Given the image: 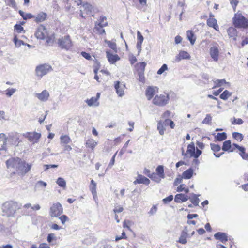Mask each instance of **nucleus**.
<instances>
[{"mask_svg":"<svg viewBox=\"0 0 248 248\" xmlns=\"http://www.w3.org/2000/svg\"><path fill=\"white\" fill-rule=\"evenodd\" d=\"M169 99V96L167 93L156 95L153 98V103L155 105L163 107L168 103Z\"/></svg>","mask_w":248,"mask_h":248,"instance_id":"4","label":"nucleus"},{"mask_svg":"<svg viewBox=\"0 0 248 248\" xmlns=\"http://www.w3.org/2000/svg\"><path fill=\"white\" fill-rule=\"evenodd\" d=\"M85 102L87 103L89 106H98L99 105V102L96 100L95 97H92L90 99H87Z\"/></svg>","mask_w":248,"mask_h":248,"instance_id":"31","label":"nucleus"},{"mask_svg":"<svg viewBox=\"0 0 248 248\" xmlns=\"http://www.w3.org/2000/svg\"><path fill=\"white\" fill-rule=\"evenodd\" d=\"M63 213V208L59 202H55L52 204L49 209V215L51 217H58Z\"/></svg>","mask_w":248,"mask_h":248,"instance_id":"5","label":"nucleus"},{"mask_svg":"<svg viewBox=\"0 0 248 248\" xmlns=\"http://www.w3.org/2000/svg\"><path fill=\"white\" fill-rule=\"evenodd\" d=\"M106 57L111 64H114L120 59L117 54H113L108 51H106Z\"/></svg>","mask_w":248,"mask_h":248,"instance_id":"20","label":"nucleus"},{"mask_svg":"<svg viewBox=\"0 0 248 248\" xmlns=\"http://www.w3.org/2000/svg\"><path fill=\"white\" fill-rule=\"evenodd\" d=\"M23 136L27 138L30 142L34 144L38 142L39 139L41 137V134L36 132H26L23 134Z\"/></svg>","mask_w":248,"mask_h":248,"instance_id":"10","label":"nucleus"},{"mask_svg":"<svg viewBox=\"0 0 248 248\" xmlns=\"http://www.w3.org/2000/svg\"><path fill=\"white\" fill-rule=\"evenodd\" d=\"M16 89L15 88H8L5 90V94L8 97H11L16 92Z\"/></svg>","mask_w":248,"mask_h":248,"instance_id":"48","label":"nucleus"},{"mask_svg":"<svg viewBox=\"0 0 248 248\" xmlns=\"http://www.w3.org/2000/svg\"><path fill=\"white\" fill-rule=\"evenodd\" d=\"M52 70V67L50 65L46 63L40 64L36 67V76L41 78Z\"/></svg>","mask_w":248,"mask_h":248,"instance_id":"3","label":"nucleus"},{"mask_svg":"<svg viewBox=\"0 0 248 248\" xmlns=\"http://www.w3.org/2000/svg\"><path fill=\"white\" fill-rule=\"evenodd\" d=\"M31 166V164L27 163L21 160L16 172L20 175H24L30 171Z\"/></svg>","mask_w":248,"mask_h":248,"instance_id":"8","label":"nucleus"},{"mask_svg":"<svg viewBox=\"0 0 248 248\" xmlns=\"http://www.w3.org/2000/svg\"><path fill=\"white\" fill-rule=\"evenodd\" d=\"M23 137L22 134L16 132H11L7 137V143L11 146H18L19 143L22 142Z\"/></svg>","mask_w":248,"mask_h":248,"instance_id":"2","label":"nucleus"},{"mask_svg":"<svg viewBox=\"0 0 248 248\" xmlns=\"http://www.w3.org/2000/svg\"><path fill=\"white\" fill-rule=\"evenodd\" d=\"M93 10V7L91 4L87 2L83 3L80 10V16L83 18H85L86 16L84 15V14L86 13L87 15H90Z\"/></svg>","mask_w":248,"mask_h":248,"instance_id":"9","label":"nucleus"},{"mask_svg":"<svg viewBox=\"0 0 248 248\" xmlns=\"http://www.w3.org/2000/svg\"><path fill=\"white\" fill-rule=\"evenodd\" d=\"M56 183L60 187L65 188L66 187V183L65 180L62 177H59Z\"/></svg>","mask_w":248,"mask_h":248,"instance_id":"39","label":"nucleus"},{"mask_svg":"<svg viewBox=\"0 0 248 248\" xmlns=\"http://www.w3.org/2000/svg\"><path fill=\"white\" fill-rule=\"evenodd\" d=\"M21 160V159L18 157L9 159L6 162L7 168L15 169L17 171Z\"/></svg>","mask_w":248,"mask_h":248,"instance_id":"11","label":"nucleus"},{"mask_svg":"<svg viewBox=\"0 0 248 248\" xmlns=\"http://www.w3.org/2000/svg\"><path fill=\"white\" fill-rule=\"evenodd\" d=\"M106 17L105 16H101L99 19L100 22L97 23V25H102V26H107L108 25L107 22L105 21Z\"/></svg>","mask_w":248,"mask_h":248,"instance_id":"54","label":"nucleus"},{"mask_svg":"<svg viewBox=\"0 0 248 248\" xmlns=\"http://www.w3.org/2000/svg\"><path fill=\"white\" fill-rule=\"evenodd\" d=\"M227 138V134L225 132L218 133L215 136V139L217 141H223Z\"/></svg>","mask_w":248,"mask_h":248,"instance_id":"38","label":"nucleus"},{"mask_svg":"<svg viewBox=\"0 0 248 248\" xmlns=\"http://www.w3.org/2000/svg\"><path fill=\"white\" fill-rule=\"evenodd\" d=\"M47 15L46 13L45 12H40L34 18V21L36 23H40L44 21L47 18Z\"/></svg>","mask_w":248,"mask_h":248,"instance_id":"24","label":"nucleus"},{"mask_svg":"<svg viewBox=\"0 0 248 248\" xmlns=\"http://www.w3.org/2000/svg\"><path fill=\"white\" fill-rule=\"evenodd\" d=\"M13 41L17 47L20 46L22 45H26V44L24 43V42L21 40H19L16 35H14V37L13 39Z\"/></svg>","mask_w":248,"mask_h":248,"instance_id":"44","label":"nucleus"},{"mask_svg":"<svg viewBox=\"0 0 248 248\" xmlns=\"http://www.w3.org/2000/svg\"><path fill=\"white\" fill-rule=\"evenodd\" d=\"M157 87L148 86L146 90L145 94L148 100H150L158 91Z\"/></svg>","mask_w":248,"mask_h":248,"instance_id":"16","label":"nucleus"},{"mask_svg":"<svg viewBox=\"0 0 248 248\" xmlns=\"http://www.w3.org/2000/svg\"><path fill=\"white\" fill-rule=\"evenodd\" d=\"M188 229L187 227H185L181 232L180 236L177 242L182 244H186L187 243V238L188 237Z\"/></svg>","mask_w":248,"mask_h":248,"instance_id":"17","label":"nucleus"},{"mask_svg":"<svg viewBox=\"0 0 248 248\" xmlns=\"http://www.w3.org/2000/svg\"><path fill=\"white\" fill-rule=\"evenodd\" d=\"M233 24L235 28L246 29L248 27V19L241 13H236L232 18Z\"/></svg>","mask_w":248,"mask_h":248,"instance_id":"1","label":"nucleus"},{"mask_svg":"<svg viewBox=\"0 0 248 248\" xmlns=\"http://www.w3.org/2000/svg\"><path fill=\"white\" fill-rule=\"evenodd\" d=\"M156 174L160 178H165V174L164 171V168L162 165H159L156 168Z\"/></svg>","mask_w":248,"mask_h":248,"instance_id":"32","label":"nucleus"},{"mask_svg":"<svg viewBox=\"0 0 248 248\" xmlns=\"http://www.w3.org/2000/svg\"><path fill=\"white\" fill-rule=\"evenodd\" d=\"M62 144H67L71 141V139L67 135H62L60 137Z\"/></svg>","mask_w":248,"mask_h":248,"instance_id":"42","label":"nucleus"},{"mask_svg":"<svg viewBox=\"0 0 248 248\" xmlns=\"http://www.w3.org/2000/svg\"><path fill=\"white\" fill-rule=\"evenodd\" d=\"M168 69V66L167 64H164L162 65V66L158 70L157 73L158 75L162 74L164 71L167 70Z\"/></svg>","mask_w":248,"mask_h":248,"instance_id":"58","label":"nucleus"},{"mask_svg":"<svg viewBox=\"0 0 248 248\" xmlns=\"http://www.w3.org/2000/svg\"><path fill=\"white\" fill-rule=\"evenodd\" d=\"M97 145V142L93 139H89L86 141V145L87 147L91 148L93 150Z\"/></svg>","mask_w":248,"mask_h":248,"instance_id":"33","label":"nucleus"},{"mask_svg":"<svg viewBox=\"0 0 248 248\" xmlns=\"http://www.w3.org/2000/svg\"><path fill=\"white\" fill-rule=\"evenodd\" d=\"M146 63L145 62H140L136 64L135 68L138 73H144Z\"/></svg>","mask_w":248,"mask_h":248,"instance_id":"29","label":"nucleus"},{"mask_svg":"<svg viewBox=\"0 0 248 248\" xmlns=\"http://www.w3.org/2000/svg\"><path fill=\"white\" fill-rule=\"evenodd\" d=\"M16 203L10 201L5 202L2 206L4 211H5L8 216H13L16 211Z\"/></svg>","mask_w":248,"mask_h":248,"instance_id":"6","label":"nucleus"},{"mask_svg":"<svg viewBox=\"0 0 248 248\" xmlns=\"http://www.w3.org/2000/svg\"><path fill=\"white\" fill-rule=\"evenodd\" d=\"M7 142V137L4 133L0 134V150H6V142Z\"/></svg>","mask_w":248,"mask_h":248,"instance_id":"26","label":"nucleus"},{"mask_svg":"<svg viewBox=\"0 0 248 248\" xmlns=\"http://www.w3.org/2000/svg\"><path fill=\"white\" fill-rule=\"evenodd\" d=\"M58 44L62 49L69 50L72 46V42L70 36L66 35L59 39Z\"/></svg>","mask_w":248,"mask_h":248,"instance_id":"7","label":"nucleus"},{"mask_svg":"<svg viewBox=\"0 0 248 248\" xmlns=\"http://www.w3.org/2000/svg\"><path fill=\"white\" fill-rule=\"evenodd\" d=\"M35 35L38 39H44L47 35V30L44 26L40 25L36 29Z\"/></svg>","mask_w":248,"mask_h":248,"instance_id":"12","label":"nucleus"},{"mask_svg":"<svg viewBox=\"0 0 248 248\" xmlns=\"http://www.w3.org/2000/svg\"><path fill=\"white\" fill-rule=\"evenodd\" d=\"M19 14L22 16L24 20L31 19L34 17V16L31 13H26L22 10L19 11Z\"/></svg>","mask_w":248,"mask_h":248,"instance_id":"35","label":"nucleus"},{"mask_svg":"<svg viewBox=\"0 0 248 248\" xmlns=\"http://www.w3.org/2000/svg\"><path fill=\"white\" fill-rule=\"evenodd\" d=\"M214 82L215 85L213 87V88L221 87L226 83V81L225 79H217L214 81Z\"/></svg>","mask_w":248,"mask_h":248,"instance_id":"43","label":"nucleus"},{"mask_svg":"<svg viewBox=\"0 0 248 248\" xmlns=\"http://www.w3.org/2000/svg\"><path fill=\"white\" fill-rule=\"evenodd\" d=\"M233 138L239 141H241L243 139V135L239 132H233L232 134Z\"/></svg>","mask_w":248,"mask_h":248,"instance_id":"46","label":"nucleus"},{"mask_svg":"<svg viewBox=\"0 0 248 248\" xmlns=\"http://www.w3.org/2000/svg\"><path fill=\"white\" fill-rule=\"evenodd\" d=\"M149 178L158 183H160L161 181V178L155 173H151Z\"/></svg>","mask_w":248,"mask_h":248,"instance_id":"49","label":"nucleus"},{"mask_svg":"<svg viewBox=\"0 0 248 248\" xmlns=\"http://www.w3.org/2000/svg\"><path fill=\"white\" fill-rule=\"evenodd\" d=\"M56 235L54 233H49L47 235V240L49 243H51L53 240H56Z\"/></svg>","mask_w":248,"mask_h":248,"instance_id":"59","label":"nucleus"},{"mask_svg":"<svg viewBox=\"0 0 248 248\" xmlns=\"http://www.w3.org/2000/svg\"><path fill=\"white\" fill-rule=\"evenodd\" d=\"M187 37L192 45H194L196 40V37L194 36V33L192 31H187Z\"/></svg>","mask_w":248,"mask_h":248,"instance_id":"34","label":"nucleus"},{"mask_svg":"<svg viewBox=\"0 0 248 248\" xmlns=\"http://www.w3.org/2000/svg\"><path fill=\"white\" fill-rule=\"evenodd\" d=\"M14 30L17 33H21L22 32H25L23 27L20 24H16L14 26Z\"/></svg>","mask_w":248,"mask_h":248,"instance_id":"51","label":"nucleus"},{"mask_svg":"<svg viewBox=\"0 0 248 248\" xmlns=\"http://www.w3.org/2000/svg\"><path fill=\"white\" fill-rule=\"evenodd\" d=\"M199 196V195H197L195 194L192 193L191 198H189L190 199V202L195 206H197L199 205V203L200 202V199L198 198Z\"/></svg>","mask_w":248,"mask_h":248,"instance_id":"36","label":"nucleus"},{"mask_svg":"<svg viewBox=\"0 0 248 248\" xmlns=\"http://www.w3.org/2000/svg\"><path fill=\"white\" fill-rule=\"evenodd\" d=\"M213 15L210 14V17L207 20V24L208 26L213 28L216 31H218L219 27L217 24V20L213 18Z\"/></svg>","mask_w":248,"mask_h":248,"instance_id":"19","label":"nucleus"},{"mask_svg":"<svg viewBox=\"0 0 248 248\" xmlns=\"http://www.w3.org/2000/svg\"><path fill=\"white\" fill-rule=\"evenodd\" d=\"M232 146H234L236 148L239 150V151L240 152L239 155L243 159H248V154L245 152V148L244 147L240 146L236 143H233Z\"/></svg>","mask_w":248,"mask_h":248,"instance_id":"23","label":"nucleus"},{"mask_svg":"<svg viewBox=\"0 0 248 248\" xmlns=\"http://www.w3.org/2000/svg\"><path fill=\"white\" fill-rule=\"evenodd\" d=\"M165 123L163 120H159L157 122V129L159 132L160 135H163L164 134L166 128L165 127Z\"/></svg>","mask_w":248,"mask_h":248,"instance_id":"27","label":"nucleus"},{"mask_svg":"<svg viewBox=\"0 0 248 248\" xmlns=\"http://www.w3.org/2000/svg\"><path fill=\"white\" fill-rule=\"evenodd\" d=\"M104 27L105 26H102V25H97V22H96L94 30H95V31H97L98 33L102 34L105 33V30L103 29Z\"/></svg>","mask_w":248,"mask_h":248,"instance_id":"41","label":"nucleus"},{"mask_svg":"<svg viewBox=\"0 0 248 248\" xmlns=\"http://www.w3.org/2000/svg\"><path fill=\"white\" fill-rule=\"evenodd\" d=\"M35 96L41 101L46 102L49 98V93L47 90H44L41 93H36Z\"/></svg>","mask_w":248,"mask_h":248,"instance_id":"18","label":"nucleus"},{"mask_svg":"<svg viewBox=\"0 0 248 248\" xmlns=\"http://www.w3.org/2000/svg\"><path fill=\"white\" fill-rule=\"evenodd\" d=\"M214 237L216 240H219L223 243H225L228 240L227 234L222 232H218L215 233Z\"/></svg>","mask_w":248,"mask_h":248,"instance_id":"21","label":"nucleus"},{"mask_svg":"<svg viewBox=\"0 0 248 248\" xmlns=\"http://www.w3.org/2000/svg\"><path fill=\"white\" fill-rule=\"evenodd\" d=\"M243 123V121L240 118L236 119L235 118H234L233 121L232 122V124H236L240 125V124H242Z\"/></svg>","mask_w":248,"mask_h":248,"instance_id":"64","label":"nucleus"},{"mask_svg":"<svg viewBox=\"0 0 248 248\" xmlns=\"http://www.w3.org/2000/svg\"><path fill=\"white\" fill-rule=\"evenodd\" d=\"M47 186V183L43 181L40 180L36 184V187H45Z\"/></svg>","mask_w":248,"mask_h":248,"instance_id":"62","label":"nucleus"},{"mask_svg":"<svg viewBox=\"0 0 248 248\" xmlns=\"http://www.w3.org/2000/svg\"><path fill=\"white\" fill-rule=\"evenodd\" d=\"M210 146L212 150L214 152H218L221 149L220 146L218 144L211 143Z\"/></svg>","mask_w":248,"mask_h":248,"instance_id":"57","label":"nucleus"},{"mask_svg":"<svg viewBox=\"0 0 248 248\" xmlns=\"http://www.w3.org/2000/svg\"><path fill=\"white\" fill-rule=\"evenodd\" d=\"M188 196L184 194H177L174 198V201L177 203H182L187 201Z\"/></svg>","mask_w":248,"mask_h":248,"instance_id":"25","label":"nucleus"},{"mask_svg":"<svg viewBox=\"0 0 248 248\" xmlns=\"http://www.w3.org/2000/svg\"><path fill=\"white\" fill-rule=\"evenodd\" d=\"M231 148V140H226L223 143V146L222 147V149L224 151H228Z\"/></svg>","mask_w":248,"mask_h":248,"instance_id":"40","label":"nucleus"},{"mask_svg":"<svg viewBox=\"0 0 248 248\" xmlns=\"http://www.w3.org/2000/svg\"><path fill=\"white\" fill-rule=\"evenodd\" d=\"M228 36L230 38L237 36V30L233 27H229L227 31Z\"/></svg>","mask_w":248,"mask_h":248,"instance_id":"30","label":"nucleus"},{"mask_svg":"<svg viewBox=\"0 0 248 248\" xmlns=\"http://www.w3.org/2000/svg\"><path fill=\"white\" fill-rule=\"evenodd\" d=\"M190 55L189 54L185 51H180L179 54L175 56V59L173 61V62H178L183 59H189Z\"/></svg>","mask_w":248,"mask_h":248,"instance_id":"15","label":"nucleus"},{"mask_svg":"<svg viewBox=\"0 0 248 248\" xmlns=\"http://www.w3.org/2000/svg\"><path fill=\"white\" fill-rule=\"evenodd\" d=\"M231 95V93L228 90H225L220 95V98L223 100H227Z\"/></svg>","mask_w":248,"mask_h":248,"instance_id":"47","label":"nucleus"},{"mask_svg":"<svg viewBox=\"0 0 248 248\" xmlns=\"http://www.w3.org/2000/svg\"><path fill=\"white\" fill-rule=\"evenodd\" d=\"M90 189L92 193L96 192V184L93 180L91 181V185L90 186Z\"/></svg>","mask_w":248,"mask_h":248,"instance_id":"50","label":"nucleus"},{"mask_svg":"<svg viewBox=\"0 0 248 248\" xmlns=\"http://www.w3.org/2000/svg\"><path fill=\"white\" fill-rule=\"evenodd\" d=\"M137 39H138L137 42L140 43H143L144 38L140 31H137Z\"/></svg>","mask_w":248,"mask_h":248,"instance_id":"61","label":"nucleus"},{"mask_svg":"<svg viewBox=\"0 0 248 248\" xmlns=\"http://www.w3.org/2000/svg\"><path fill=\"white\" fill-rule=\"evenodd\" d=\"M193 174V170L190 168L184 171L182 174V176L185 179H189L192 177Z\"/></svg>","mask_w":248,"mask_h":248,"instance_id":"28","label":"nucleus"},{"mask_svg":"<svg viewBox=\"0 0 248 248\" xmlns=\"http://www.w3.org/2000/svg\"><path fill=\"white\" fill-rule=\"evenodd\" d=\"M173 199V196L172 195L169 196L168 197L163 199V202L165 204L171 202Z\"/></svg>","mask_w":248,"mask_h":248,"instance_id":"60","label":"nucleus"},{"mask_svg":"<svg viewBox=\"0 0 248 248\" xmlns=\"http://www.w3.org/2000/svg\"><path fill=\"white\" fill-rule=\"evenodd\" d=\"M171 112L169 110L165 111L161 115V118L163 121L165 120H169V118L170 116Z\"/></svg>","mask_w":248,"mask_h":248,"instance_id":"52","label":"nucleus"},{"mask_svg":"<svg viewBox=\"0 0 248 248\" xmlns=\"http://www.w3.org/2000/svg\"><path fill=\"white\" fill-rule=\"evenodd\" d=\"M114 88L117 94L119 97H122L124 95V90L125 89V85L124 83L120 82L119 81H115Z\"/></svg>","mask_w":248,"mask_h":248,"instance_id":"13","label":"nucleus"},{"mask_svg":"<svg viewBox=\"0 0 248 248\" xmlns=\"http://www.w3.org/2000/svg\"><path fill=\"white\" fill-rule=\"evenodd\" d=\"M108 46L112 49L115 53L117 52V48L116 46V44L115 42H112L111 41H106Z\"/></svg>","mask_w":248,"mask_h":248,"instance_id":"45","label":"nucleus"},{"mask_svg":"<svg viewBox=\"0 0 248 248\" xmlns=\"http://www.w3.org/2000/svg\"><path fill=\"white\" fill-rule=\"evenodd\" d=\"M212 120V117L210 114H207L205 118L202 121V123L204 124H210Z\"/></svg>","mask_w":248,"mask_h":248,"instance_id":"55","label":"nucleus"},{"mask_svg":"<svg viewBox=\"0 0 248 248\" xmlns=\"http://www.w3.org/2000/svg\"><path fill=\"white\" fill-rule=\"evenodd\" d=\"M31 248H50L49 245L46 243H41L39 247H37L36 245L33 244L31 246Z\"/></svg>","mask_w":248,"mask_h":248,"instance_id":"56","label":"nucleus"},{"mask_svg":"<svg viewBox=\"0 0 248 248\" xmlns=\"http://www.w3.org/2000/svg\"><path fill=\"white\" fill-rule=\"evenodd\" d=\"M219 49L217 46H214L210 47L209 54L214 61L217 62L219 58Z\"/></svg>","mask_w":248,"mask_h":248,"instance_id":"14","label":"nucleus"},{"mask_svg":"<svg viewBox=\"0 0 248 248\" xmlns=\"http://www.w3.org/2000/svg\"><path fill=\"white\" fill-rule=\"evenodd\" d=\"M163 121H164V122L165 123V125L166 126L169 125L171 129H173L174 128L175 124L172 120L169 119V120H165Z\"/></svg>","mask_w":248,"mask_h":248,"instance_id":"53","label":"nucleus"},{"mask_svg":"<svg viewBox=\"0 0 248 248\" xmlns=\"http://www.w3.org/2000/svg\"><path fill=\"white\" fill-rule=\"evenodd\" d=\"M195 151V145L192 142L188 145L186 152L187 153H189L190 154V157H192L193 155H194Z\"/></svg>","mask_w":248,"mask_h":248,"instance_id":"37","label":"nucleus"},{"mask_svg":"<svg viewBox=\"0 0 248 248\" xmlns=\"http://www.w3.org/2000/svg\"><path fill=\"white\" fill-rule=\"evenodd\" d=\"M59 219L62 224H64L65 222L68 220V217L67 216L63 215L59 217Z\"/></svg>","mask_w":248,"mask_h":248,"instance_id":"63","label":"nucleus"},{"mask_svg":"<svg viewBox=\"0 0 248 248\" xmlns=\"http://www.w3.org/2000/svg\"><path fill=\"white\" fill-rule=\"evenodd\" d=\"M150 183V181L148 178L142 176L141 174H139L136 180L133 182L134 184H143L146 185H148Z\"/></svg>","mask_w":248,"mask_h":248,"instance_id":"22","label":"nucleus"}]
</instances>
